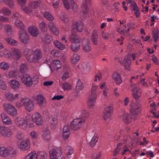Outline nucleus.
<instances>
[{"label": "nucleus", "mask_w": 159, "mask_h": 159, "mask_svg": "<svg viewBox=\"0 0 159 159\" xmlns=\"http://www.w3.org/2000/svg\"><path fill=\"white\" fill-rule=\"evenodd\" d=\"M129 106L130 111L132 116H130L127 113L124 115L123 120L126 124L129 123L131 119L135 120L137 118L138 115H139L141 111V108L140 105L138 103H135L133 101L130 102Z\"/></svg>", "instance_id": "nucleus-1"}, {"label": "nucleus", "mask_w": 159, "mask_h": 159, "mask_svg": "<svg viewBox=\"0 0 159 159\" xmlns=\"http://www.w3.org/2000/svg\"><path fill=\"white\" fill-rule=\"evenodd\" d=\"M72 34L70 36V40L72 43H79L81 40L80 37L74 32V30L77 31L82 32L83 29V24L80 21L77 22L74 21L72 25Z\"/></svg>", "instance_id": "nucleus-2"}, {"label": "nucleus", "mask_w": 159, "mask_h": 159, "mask_svg": "<svg viewBox=\"0 0 159 159\" xmlns=\"http://www.w3.org/2000/svg\"><path fill=\"white\" fill-rule=\"evenodd\" d=\"M24 54L27 59L30 62H34L37 60H39L42 56L41 51L37 48L35 49L34 52L32 49H26Z\"/></svg>", "instance_id": "nucleus-3"}, {"label": "nucleus", "mask_w": 159, "mask_h": 159, "mask_svg": "<svg viewBox=\"0 0 159 159\" xmlns=\"http://www.w3.org/2000/svg\"><path fill=\"white\" fill-rule=\"evenodd\" d=\"M98 86L95 83L92 84L91 89V94L89 97L88 106L90 108H93L95 104L97 97V89Z\"/></svg>", "instance_id": "nucleus-4"}, {"label": "nucleus", "mask_w": 159, "mask_h": 159, "mask_svg": "<svg viewBox=\"0 0 159 159\" xmlns=\"http://www.w3.org/2000/svg\"><path fill=\"white\" fill-rule=\"evenodd\" d=\"M84 122V120L82 119H74L70 124V128L74 131L78 130L83 126Z\"/></svg>", "instance_id": "nucleus-5"}, {"label": "nucleus", "mask_w": 159, "mask_h": 159, "mask_svg": "<svg viewBox=\"0 0 159 159\" xmlns=\"http://www.w3.org/2000/svg\"><path fill=\"white\" fill-rule=\"evenodd\" d=\"M26 119L28 120H32L38 126H41L43 123L42 117L40 114L36 112L33 114L32 116L28 115L26 116Z\"/></svg>", "instance_id": "nucleus-6"}, {"label": "nucleus", "mask_w": 159, "mask_h": 159, "mask_svg": "<svg viewBox=\"0 0 159 159\" xmlns=\"http://www.w3.org/2000/svg\"><path fill=\"white\" fill-rule=\"evenodd\" d=\"M5 111L8 115L13 116H16L17 114V111L15 107L10 103L3 105Z\"/></svg>", "instance_id": "nucleus-7"}, {"label": "nucleus", "mask_w": 159, "mask_h": 159, "mask_svg": "<svg viewBox=\"0 0 159 159\" xmlns=\"http://www.w3.org/2000/svg\"><path fill=\"white\" fill-rule=\"evenodd\" d=\"M62 154V151L60 147L51 149L49 151L50 159H58L61 157Z\"/></svg>", "instance_id": "nucleus-8"}, {"label": "nucleus", "mask_w": 159, "mask_h": 159, "mask_svg": "<svg viewBox=\"0 0 159 159\" xmlns=\"http://www.w3.org/2000/svg\"><path fill=\"white\" fill-rule=\"evenodd\" d=\"M57 116L55 115H52L50 118H46L47 120L46 125L48 128L54 129L57 126L58 123Z\"/></svg>", "instance_id": "nucleus-9"}, {"label": "nucleus", "mask_w": 159, "mask_h": 159, "mask_svg": "<svg viewBox=\"0 0 159 159\" xmlns=\"http://www.w3.org/2000/svg\"><path fill=\"white\" fill-rule=\"evenodd\" d=\"M129 89L132 91L133 97L135 99H138L141 96V90L136 87L135 84H131L129 86Z\"/></svg>", "instance_id": "nucleus-10"}, {"label": "nucleus", "mask_w": 159, "mask_h": 159, "mask_svg": "<svg viewBox=\"0 0 159 159\" xmlns=\"http://www.w3.org/2000/svg\"><path fill=\"white\" fill-rule=\"evenodd\" d=\"M12 134V131L8 127L5 126H0V134L2 137L9 138Z\"/></svg>", "instance_id": "nucleus-11"}, {"label": "nucleus", "mask_w": 159, "mask_h": 159, "mask_svg": "<svg viewBox=\"0 0 159 159\" xmlns=\"http://www.w3.org/2000/svg\"><path fill=\"white\" fill-rule=\"evenodd\" d=\"M20 79L22 83L25 85L30 87L33 84V81L30 75L26 74L20 76Z\"/></svg>", "instance_id": "nucleus-12"}, {"label": "nucleus", "mask_w": 159, "mask_h": 159, "mask_svg": "<svg viewBox=\"0 0 159 159\" xmlns=\"http://www.w3.org/2000/svg\"><path fill=\"white\" fill-rule=\"evenodd\" d=\"M120 64L124 67L125 70L129 71L130 70L131 65L130 57L129 55H126L123 61H120Z\"/></svg>", "instance_id": "nucleus-13"}, {"label": "nucleus", "mask_w": 159, "mask_h": 159, "mask_svg": "<svg viewBox=\"0 0 159 159\" xmlns=\"http://www.w3.org/2000/svg\"><path fill=\"white\" fill-rule=\"evenodd\" d=\"M15 123L16 125L20 128L23 129H25L27 127V121L25 119L22 118H18L15 120Z\"/></svg>", "instance_id": "nucleus-14"}, {"label": "nucleus", "mask_w": 159, "mask_h": 159, "mask_svg": "<svg viewBox=\"0 0 159 159\" xmlns=\"http://www.w3.org/2000/svg\"><path fill=\"white\" fill-rule=\"evenodd\" d=\"M24 108L28 112L33 111L34 108V105L33 101L31 99L28 98H25L24 102Z\"/></svg>", "instance_id": "nucleus-15"}, {"label": "nucleus", "mask_w": 159, "mask_h": 159, "mask_svg": "<svg viewBox=\"0 0 159 159\" xmlns=\"http://www.w3.org/2000/svg\"><path fill=\"white\" fill-rule=\"evenodd\" d=\"M113 109V107L111 106H108L104 109L103 116L105 120L107 119H109L110 120H111V116Z\"/></svg>", "instance_id": "nucleus-16"}, {"label": "nucleus", "mask_w": 159, "mask_h": 159, "mask_svg": "<svg viewBox=\"0 0 159 159\" xmlns=\"http://www.w3.org/2000/svg\"><path fill=\"white\" fill-rule=\"evenodd\" d=\"M92 4V2L91 0H85L84 2L82 5L83 7L82 12H81V15H83V17H85L87 15L88 12V6H90Z\"/></svg>", "instance_id": "nucleus-17"}, {"label": "nucleus", "mask_w": 159, "mask_h": 159, "mask_svg": "<svg viewBox=\"0 0 159 159\" xmlns=\"http://www.w3.org/2000/svg\"><path fill=\"white\" fill-rule=\"evenodd\" d=\"M2 121L3 124L6 125H9L12 123L11 118L5 113H2L0 114Z\"/></svg>", "instance_id": "nucleus-18"}, {"label": "nucleus", "mask_w": 159, "mask_h": 159, "mask_svg": "<svg viewBox=\"0 0 159 159\" xmlns=\"http://www.w3.org/2000/svg\"><path fill=\"white\" fill-rule=\"evenodd\" d=\"M19 39L20 41L25 44L29 42V36L24 30L20 32Z\"/></svg>", "instance_id": "nucleus-19"}, {"label": "nucleus", "mask_w": 159, "mask_h": 159, "mask_svg": "<svg viewBox=\"0 0 159 159\" xmlns=\"http://www.w3.org/2000/svg\"><path fill=\"white\" fill-rule=\"evenodd\" d=\"M37 101L38 104L41 107H43L46 104V99L41 94H38L37 95Z\"/></svg>", "instance_id": "nucleus-20"}, {"label": "nucleus", "mask_w": 159, "mask_h": 159, "mask_svg": "<svg viewBox=\"0 0 159 159\" xmlns=\"http://www.w3.org/2000/svg\"><path fill=\"white\" fill-rule=\"evenodd\" d=\"M11 53L14 58L16 59H19L22 57V52L18 49L13 48L11 49Z\"/></svg>", "instance_id": "nucleus-21"}, {"label": "nucleus", "mask_w": 159, "mask_h": 159, "mask_svg": "<svg viewBox=\"0 0 159 159\" xmlns=\"http://www.w3.org/2000/svg\"><path fill=\"white\" fill-rule=\"evenodd\" d=\"M26 0H17L18 3L21 5V9L27 14L32 12V10L29 7H26L24 5L25 4Z\"/></svg>", "instance_id": "nucleus-22"}, {"label": "nucleus", "mask_w": 159, "mask_h": 159, "mask_svg": "<svg viewBox=\"0 0 159 159\" xmlns=\"http://www.w3.org/2000/svg\"><path fill=\"white\" fill-rule=\"evenodd\" d=\"M83 50L86 52H89L91 50L90 45L88 39H84L82 41Z\"/></svg>", "instance_id": "nucleus-23"}, {"label": "nucleus", "mask_w": 159, "mask_h": 159, "mask_svg": "<svg viewBox=\"0 0 159 159\" xmlns=\"http://www.w3.org/2000/svg\"><path fill=\"white\" fill-rule=\"evenodd\" d=\"M70 131L68 125H65L62 129V138L65 140H67L70 136Z\"/></svg>", "instance_id": "nucleus-24"}, {"label": "nucleus", "mask_w": 159, "mask_h": 159, "mask_svg": "<svg viewBox=\"0 0 159 159\" xmlns=\"http://www.w3.org/2000/svg\"><path fill=\"white\" fill-rule=\"evenodd\" d=\"M48 25L49 28L53 34L56 35H58V30L55 24L50 22L48 23Z\"/></svg>", "instance_id": "nucleus-25"}, {"label": "nucleus", "mask_w": 159, "mask_h": 159, "mask_svg": "<svg viewBox=\"0 0 159 159\" xmlns=\"http://www.w3.org/2000/svg\"><path fill=\"white\" fill-rule=\"evenodd\" d=\"M28 30L29 33L33 36L36 37L39 34V30L35 27L30 26L28 27Z\"/></svg>", "instance_id": "nucleus-26"}, {"label": "nucleus", "mask_w": 159, "mask_h": 159, "mask_svg": "<svg viewBox=\"0 0 159 159\" xmlns=\"http://www.w3.org/2000/svg\"><path fill=\"white\" fill-rule=\"evenodd\" d=\"M30 147V142L28 140L23 141L20 145V149L25 150L28 149Z\"/></svg>", "instance_id": "nucleus-27"}, {"label": "nucleus", "mask_w": 159, "mask_h": 159, "mask_svg": "<svg viewBox=\"0 0 159 159\" xmlns=\"http://www.w3.org/2000/svg\"><path fill=\"white\" fill-rule=\"evenodd\" d=\"M42 137L46 141H49L51 138L50 131L47 129L43 130L42 132Z\"/></svg>", "instance_id": "nucleus-28"}, {"label": "nucleus", "mask_w": 159, "mask_h": 159, "mask_svg": "<svg viewBox=\"0 0 159 159\" xmlns=\"http://www.w3.org/2000/svg\"><path fill=\"white\" fill-rule=\"evenodd\" d=\"M10 84L11 87L15 90L17 89L20 86L19 82L16 80H11Z\"/></svg>", "instance_id": "nucleus-29"}, {"label": "nucleus", "mask_w": 159, "mask_h": 159, "mask_svg": "<svg viewBox=\"0 0 159 159\" xmlns=\"http://www.w3.org/2000/svg\"><path fill=\"white\" fill-rule=\"evenodd\" d=\"M8 148L0 147V156L2 157H6L9 156V152Z\"/></svg>", "instance_id": "nucleus-30"}, {"label": "nucleus", "mask_w": 159, "mask_h": 159, "mask_svg": "<svg viewBox=\"0 0 159 159\" xmlns=\"http://www.w3.org/2000/svg\"><path fill=\"white\" fill-rule=\"evenodd\" d=\"M53 68L50 67L52 71H53L54 69L58 70L60 69L61 66V63L59 60H55L53 61Z\"/></svg>", "instance_id": "nucleus-31"}, {"label": "nucleus", "mask_w": 159, "mask_h": 159, "mask_svg": "<svg viewBox=\"0 0 159 159\" xmlns=\"http://www.w3.org/2000/svg\"><path fill=\"white\" fill-rule=\"evenodd\" d=\"M98 38L97 31L94 30L93 31L91 39L92 42L94 45H96L97 44Z\"/></svg>", "instance_id": "nucleus-32"}, {"label": "nucleus", "mask_w": 159, "mask_h": 159, "mask_svg": "<svg viewBox=\"0 0 159 159\" xmlns=\"http://www.w3.org/2000/svg\"><path fill=\"white\" fill-rule=\"evenodd\" d=\"M112 78L116 83L118 84H120L122 82V80L120 76L117 72L113 73L112 75Z\"/></svg>", "instance_id": "nucleus-33"}, {"label": "nucleus", "mask_w": 159, "mask_h": 159, "mask_svg": "<svg viewBox=\"0 0 159 159\" xmlns=\"http://www.w3.org/2000/svg\"><path fill=\"white\" fill-rule=\"evenodd\" d=\"M65 152L67 156L69 157L74 152V150L73 148L70 146H67L65 150Z\"/></svg>", "instance_id": "nucleus-34"}, {"label": "nucleus", "mask_w": 159, "mask_h": 159, "mask_svg": "<svg viewBox=\"0 0 159 159\" xmlns=\"http://www.w3.org/2000/svg\"><path fill=\"white\" fill-rule=\"evenodd\" d=\"M37 159H47L48 157V154L44 151H40L36 154Z\"/></svg>", "instance_id": "nucleus-35"}, {"label": "nucleus", "mask_w": 159, "mask_h": 159, "mask_svg": "<svg viewBox=\"0 0 159 159\" xmlns=\"http://www.w3.org/2000/svg\"><path fill=\"white\" fill-rule=\"evenodd\" d=\"M42 40L46 44L49 43L51 41V37L48 34H46L42 36Z\"/></svg>", "instance_id": "nucleus-36"}, {"label": "nucleus", "mask_w": 159, "mask_h": 159, "mask_svg": "<svg viewBox=\"0 0 159 159\" xmlns=\"http://www.w3.org/2000/svg\"><path fill=\"white\" fill-rule=\"evenodd\" d=\"M15 24L16 27L19 28L21 30V31L24 30L25 25L20 20H16L15 21Z\"/></svg>", "instance_id": "nucleus-37"}, {"label": "nucleus", "mask_w": 159, "mask_h": 159, "mask_svg": "<svg viewBox=\"0 0 159 159\" xmlns=\"http://www.w3.org/2000/svg\"><path fill=\"white\" fill-rule=\"evenodd\" d=\"M40 2L39 1L33 2H31L29 5V7L31 9H32L36 8H38L40 5ZM33 11H32V12Z\"/></svg>", "instance_id": "nucleus-38"}, {"label": "nucleus", "mask_w": 159, "mask_h": 159, "mask_svg": "<svg viewBox=\"0 0 159 159\" xmlns=\"http://www.w3.org/2000/svg\"><path fill=\"white\" fill-rule=\"evenodd\" d=\"M80 58V57L78 54H74L71 57V62L73 64H75L78 61Z\"/></svg>", "instance_id": "nucleus-39"}, {"label": "nucleus", "mask_w": 159, "mask_h": 159, "mask_svg": "<svg viewBox=\"0 0 159 159\" xmlns=\"http://www.w3.org/2000/svg\"><path fill=\"white\" fill-rule=\"evenodd\" d=\"M11 12L9 9L6 7H3L0 10V14H2L4 16H8Z\"/></svg>", "instance_id": "nucleus-40"}, {"label": "nucleus", "mask_w": 159, "mask_h": 159, "mask_svg": "<svg viewBox=\"0 0 159 159\" xmlns=\"http://www.w3.org/2000/svg\"><path fill=\"white\" fill-rule=\"evenodd\" d=\"M20 70L22 73L26 72L28 70V67L26 62L21 64L20 66Z\"/></svg>", "instance_id": "nucleus-41"}, {"label": "nucleus", "mask_w": 159, "mask_h": 159, "mask_svg": "<svg viewBox=\"0 0 159 159\" xmlns=\"http://www.w3.org/2000/svg\"><path fill=\"white\" fill-rule=\"evenodd\" d=\"M98 139V137L95 134L89 142L90 145L92 147H94L96 145Z\"/></svg>", "instance_id": "nucleus-42"}, {"label": "nucleus", "mask_w": 159, "mask_h": 159, "mask_svg": "<svg viewBox=\"0 0 159 159\" xmlns=\"http://www.w3.org/2000/svg\"><path fill=\"white\" fill-rule=\"evenodd\" d=\"M10 67V65L5 62L0 63V68L2 70H8Z\"/></svg>", "instance_id": "nucleus-43"}, {"label": "nucleus", "mask_w": 159, "mask_h": 159, "mask_svg": "<svg viewBox=\"0 0 159 159\" xmlns=\"http://www.w3.org/2000/svg\"><path fill=\"white\" fill-rule=\"evenodd\" d=\"M54 43L56 47L61 50H62L65 48L64 45L57 40H55Z\"/></svg>", "instance_id": "nucleus-44"}, {"label": "nucleus", "mask_w": 159, "mask_h": 159, "mask_svg": "<svg viewBox=\"0 0 159 159\" xmlns=\"http://www.w3.org/2000/svg\"><path fill=\"white\" fill-rule=\"evenodd\" d=\"M25 98H21L16 103V107L18 108H20L22 107H24Z\"/></svg>", "instance_id": "nucleus-45"}, {"label": "nucleus", "mask_w": 159, "mask_h": 159, "mask_svg": "<svg viewBox=\"0 0 159 159\" xmlns=\"http://www.w3.org/2000/svg\"><path fill=\"white\" fill-rule=\"evenodd\" d=\"M25 159H37L36 152L33 151L29 153L25 157Z\"/></svg>", "instance_id": "nucleus-46"}, {"label": "nucleus", "mask_w": 159, "mask_h": 159, "mask_svg": "<svg viewBox=\"0 0 159 159\" xmlns=\"http://www.w3.org/2000/svg\"><path fill=\"white\" fill-rule=\"evenodd\" d=\"M5 40L7 43L12 46H16L17 43L16 40L10 38H6Z\"/></svg>", "instance_id": "nucleus-47"}, {"label": "nucleus", "mask_w": 159, "mask_h": 159, "mask_svg": "<svg viewBox=\"0 0 159 159\" xmlns=\"http://www.w3.org/2000/svg\"><path fill=\"white\" fill-rule=\"evenodd\" d=\"M18 75V70L16 69L11 70L8 73V76L10 78L16 77Z\"/></svg>", "instance_id": "nucleus-48"}, {"label": "nucleus", "mask_w": 159, "mask_h": 159, "mask_svg": "<svg viewBox=\"0 0 159 159\" xmlns=\"http://www.w3.org/2000/svg\"><path fill=\"white\" fill-rule=\"evenodd\" d=\"M84 87L83 83L80 80H79L77 83L76 90L77 91L79 92L83 89Z\"/></svg>", "instance_id": "nucleus-49"}, {"label": "nucleus", "mask_w": 159, "mask_h": 159, "mask_svg": "<svg viewBox=\"0 0 159 159\" xmlns=\"http://www.w3.org/2000/svg\"><path fill=\"white\" fill-rule=\"evenodd\" d=\"M71 45V49L74 52H77L80 49V45L77 43H72Z\"/></svg>", "instance_id": "nucleus-50"}, {"label": "nucleus", "mask_w": 159, "mask_h": 159, "mask_svg": "<svg viewBox=\"0 0 159 159\" xmlns=\"http://www.w3.org/2000/svg\"><path fill=\"white\" fill-rule=\"evenodd\" d=\"M39 27L40 30L43 32H45L47 30V27L46 23L43 22H42L39 25Z\"/></svg>", "instance_id": "nucleus-51"}, {"label": "nucleus", "mask_w": 159, "mask_h": 159, "mask_svg": "<svg viewBox=\"0 0 159 159\" xmlns=\"http://www.w3.org/2000/svg\"><path fill=\"white\" fill-rule=\"evenodd\" d=\"M80 115L82 118H86L89 116V114L86 110H83L80 111Z\"/></svg>", "instance_id": "nucleus-52"}, {"label": "nucleus", "mask_w": 159, "mask_h": 159, "mask_svg": "<svg viewBox=\"0 0 159 159\" xmlns=\"http://www.w3.org/2000/svg\"><path fill=\"white\" fill-rule=\"evenodd\" d=\"M5 97L11 102H13L14 100L13 94L10 92H7L5 93Z\"/></svg>", "instance_id": "nucleus-53"}, {"label": "nucleus", "mask_w": 159, "mask_h": 159, "mask_svg": "<svg viewBox=\"0 0 159 159\" xmlns=\"http://www.w3.org/2000/svg\"><path fill=\"white\" fill-rule=\"evenodd\" d=\"M44 16L49 21L53 19V17L52 15L48 11H45L44 13Z\"/></svg>", "instance_id": "nucleus-54"}, {"label": "nucleus", "mask_w": 159, "mask_h": 159, "mask_svg": "<svg viewBox=\"0 0 159 159\" xmlns=\"http://www.w3.org/2000/svg\"><path fill=\"white\" fill-rule=\"evenodd\" d=\"M6 4L7 5L11 8H13L14 6V3L12 0H3Z\"/></svg>", "instance_id": "nucleus-55"}, {"label": "nucleus", "mask_w": 159, "mask_h": 159, "mask_svg": "<svg viewBox=\"0 0 159 159\" xmlns=\"http://www.w3.org/2000/svg\"><path fill=\"white\" fill-rule=\"evenodd\" d=\"M159 32L157 30H154L152 31V35L155 41H157L158 39Z\"/></svg>", "instance_id": "nucleus-56"}, {"label": "nucleus", "mask_w": 159, "mask_h": 159, "mask_svg": "<svg viewBox=\"0 0 159 159\" xmlns=\"http://www.w3.org/2000/svg\"><path fill=\"white\" fill-rule=\"evenodd\" d=\"M4 29L5 32L8 33H11L12 31V27L10 25H5L4 26Z\"/></svg>", "instance_id": "nucleus-57"}, {"label": "nucleus", "mask_w": 159, "mask_h": 159, "mask_svg": "<svg viewBox=\"0 0 159 159\" xmlns=\"http://www.w3.org/2000/svg\"><path fill=\"white\" fill-rule=\"evenodd\" d=\"M7 88V86L5 82L0 79V89L5 90Z\"/></svg>", "instance_id": "nucleus-58"}, {"label": "nucleus", "mask_w": 159, "mask_h": 159, "mask_svg": "<svg viewBox=\"0 0 159 159\" xmlns=\"http://www.w3.org/2000/svg\"><path fill=\"white\" fill-rule=\"evenodd\" d=\"M70 6L74 11L75 12L77 11V5L76 3L73 0H70Z\"/></svg>", "instance_id": "nucleus-59"}, {"label": "nucleus", "mask_w": 159, "mask_h": 159, "mask_svg": "<svg viewBox=\"0 0 159 159\" xmlns=\"http://www.w3.org/2000/svg\"><path fill=\"white\" fill-rule=\"evenodd\" d=\"M8 149L9 151V155H10L13 157L16 155V152L13 148H8Z\"/></svg>", "instance_id": "nucleus-60"}, {"label": "nucleus", "mask_w": 159, "mask_h": 159, "mask_svg": "<svg viewBox=\"0 0 159 159\" xmlns=\"http://www.w3.org/2000/svg\"><path fill=\"white\" fill-rule=\"evenodd\" d=\"M63 89L64 90H69L71 89L70 85L67 82H65L63 84Z\"/></svg>", "instance_id": "nucleus-61"}, {"label": "nucleus", "mask_w": 159, "mask_h": 159, "mask_svg": "<svg viewBox=\"0 0 159 159\" xmlns=\"http://www.w3.org/2000/svg\"><path fill=\"white\" fill-rule=\"evenodd\" d=\"M61 20L65 23H67L69 21V18L65 14L62 15L60 17Z\"/></svg>", "instance_id": "nucleus-62"}, {"label": "nucleus", "mask_w": 159, "mask_h": 159, "mask_svg": "<svg viewBox=\"0 0 159 159\" xmlns=\"http://www.w3.org/2000/svg\"><path fill=\"white\" fill-rule=\"evenodd\" d=\"M64 7L66 9L69 10L70 9L69 2L68 0H62Z\"/></svg>", "instance_id": "nucleus-63"}, {"label": "nucleus", "mask_w": 159, "mask_h": 159, "mask_svg": "<svg viewBox=\"0 0 159 159\" xmlns=\"http://www.w3.org/2000/svg\"><path fill=\"white\" fill-rule=\"evenodd\" d=\"M123 133L122 130H120L119 132L116 133V136L114 137V139L116 141H117L120 138L121 134Z\"/></svg>", "instance_id": "nucleus-64"}]
</instances>
